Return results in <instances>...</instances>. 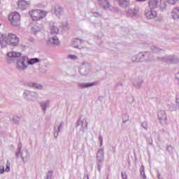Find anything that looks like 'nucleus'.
<instances>
[{
    "instance_id": "f257e3e1",
    "label": "nucleus",
    "mask_w": 179,
    "mask_h": 179,
    "mask_svg": "<svg viewBox=\"0 0 179 179\" xmlns=\"http://www.w3.org/2000/svg\"><path fill=\"white\" fill-rule=\"evenodd\" d=\"M29 16H31L32 20L37 22V20H41L47 16V12L41 9L31 10L29 11Z\"/></svg>"
},
{
    "instance_id": "f03ea898",
    "label": "nucleus",
    "mask_w": 179,
    "mask_h": 179,
    "mask_svg": "<svg viewBox=\"0 0 179 179\" xmlns=\"http://www.w3.org/2000/svg\"><path fill=\"white\" fill-rule=\"evenodd\" d=\"M20 14L17 12H13L8 16V22L11 26H20Z\"/></svg>"
},
{
    "instance_id": "7ed1b4c3",
    "label": "nucleus",
    "mask_w": 179,
    "mask_h": 179,
    "mask_svg": "<svg viewBox=\"0 0 179 179\" xmlns=\"http://www.w3.org/2000/svg\"><path fill=\"white\" fill-rule=\"evenodd\" d=\"M6 43L9 44V45L15 47L19 44V38L17 36H16V34H8L6 37Z\"/></svg>"
},
{
    "instance_id": "20e7f679",
    "label": "nucleus",
    "mask_w": 179,
    "mask_h": 179,
    "mask_svg": "<svg viewBox=\"0 0 179 179\" xmlns=\"http://www.w3.org/2000/svg\"><path fill=\"white\" fill-rule=\"evenodd\" d=\"M29 65V58L26 56L20 57L16 63V67L17 69H26Z\"/></svg>"
},
{
    "instance_id": "39448f33",
    "label": "nucleus",
    "mask_w": 179,
    "mask_h": 179,
    "mask_svg": "<svg viewBox=\"0 0 179 179\" xmlns=\"http://www.w3.org/2000/svg\"><path fill=\"white\" fill-rule=\"evenodd\" d=\"M17 3L20 9H27V8L30 6V2L26 1L24 0H20Z\"/></svg>"
},
{
    "instance_id": "423d86ee",
    "label": "nucleus",
    "mask_w": 179,
    "mask_h": 179,
    "mask_svg": "<svg viewBox=\"0 0 179 179\" xmlns=\"http://www.w3.org/2000/svg\"><path fill=\"white\" fill-rule=\"evenodd\" d=\"M145 16H146L147 19H155V17H156V16H157V13H156V11H155L153 10H151L145 13Z\"/></svg>"
},
{
    "instance_id": "0eeeda50",
    "label": "nucleus",
    "mask_w": 179,
    "mask_h": 179,
    "mask_svg": "<svg viewBox=\"0 0 179 179\" xmlns=\"http://www.w3.org/2000/svg\"><path fill=\"white\" fill-rule=\"evenodd\" d=\"M159 4V0H151L148 2L149 8L150 9H156Z\"/></svg>"
},
{
    "instance_id": "6e6552de",
    "label": "nucleus",
    "mask_w": 179,
    "mask_h": 179,
    "mask_svg": "<svg viewBox=\"0 0 179 179\" xmlns=\"http://www.w3.org/2000/svg\"><path fill=\"white\" fill-rule=\"evenodd\" d=\"M172 17L173 19H179V7L173 8L172 11Z\"/></svg>"
},
{
    "instance_id": "1a4fd4ad",
    "label": "nucleus",
    "mask_w": 179,
    "mask_h": 179,
    "mask_svg": "<svg viewBox=\"0 0 179 179\" xmlns=\"http://www.w3.org/2000/svg\"><path fill=\"white\" fill-rule=\"evenodd\" d=\"M22 54L20 52H10L7 54V56L9 57V58H17L18 57H20Z\"/></svg>"
},
{
    "instance_id": "9d476101",
    "label": "nucleus",
    "mask_w": 179,
    "mask_h": 179,
    "mask_svg": "<svg viewBox=\"0 0 179 179\" xmlns=\"http://www.w3.org/2000/svg\"><path fill=\"white\" fill-rule=\"evenodd\" d=\"M97 85V82L94 83H87L80 84L81 87H92V86H96Z\"/></svg>"
},
{
    "instance_id": "9b49d317",
    "label": "nucleus",
    "mask_w": 179,
    "mask_h": 179,
    "mask_svg": "<svg viewBox=\"0 0 179 179\" xmlns=\"http://www.w3.org/2000/svg\"><path fill=\"white\" fill-rule=\"evenodd\" d=\"M120 6L122 8H127L129 5V1L128 0H120L119 1Z\"/></svg>"
},
{
    "instance_id": "f8f14e48",
    "label": "nucleus",
    "mask_w": 179,
    "mask_h": 179,
    "mask_svg": "<svg viewBox=\"0 0 179 179\" xmlns=\"http://www.w3.org/2000/svg\"><path fill=\"white\" fill-rule=\"evenodd\" d=\"M54 13L56 15H61V13H62V8H61L60 6H55L54 8Z\"/></svg>"
},
{
    "instance_id": "ddd939ff",
    "label": "nucleus",
    "mask_w": 179,
    "mask_h": 179,
    "mask_svg": "<svg viewBox=\"0 0 179 179\" xmlns=\"http://www.w3.org/2000/svg\"><path fill=\"white\" fill-rule=\"evenodd\" d=\"M50 43L52 44H55L56 45H58L59 44V41L58 40V38L57 36H55L50 39Z\"/></svg>"
},
{
    "instance_id": "4468645a",
    "label": "nucleus",
    "mask_w": 179,
    "mask_h": 179,
    "mask_svg": "<svg viewBox=\"0 0 179 179\" xmlns=\"http://www.w3.org/2000/svg\"><path fill=\"white\" fill-rule=\"evenodd\" d=\"M39 60L37 58L31 59L29 61L28 59V65H34V64H37Z\"/></svg>"
},
{
    "instance_id": "2eb2a0df",
    "label": "nucleus",
    "mask_w": 179,
    "mask_h": 179,
    "mask_svg": "<svg viewBox=\"0 0 179 179\" xmlns=\"http://www.w3.org/2000/svg\"><path fill=\"white\" fill-rule=\"evenodd\" d=\"M50 31L52 34H57L58 31H59V29H58L57 27L52 26L50 29Z\"/></svg>"
},
{
    "instance_id": "dca6fc26",
    "label": "nucleus",
    "mask_w": 179,
    "mask_h": 179,
    "mask_svg": "<svg viewBox=\"0 0 179 179\" xmlns=\"http://www.w3.org/2000/svg\"><path fill=\"white\" fill-rule=\"evenodd\" d=\"M6 41V38L5 37V36L3 35V34H0V43L1 44H3V42Z\"/></svg>"
},
{
    "instance_id": "f3484780",
    "label": "nucleus",
    "mask_w": 179,
    "mask_h": 179,
    "mask_svg": "<svg viewBox=\"0 0 179 179\" xmlns=\"http://www.w3.org/2000/svg\"><path fill=\"white\" fill-rule=\"evenodd\" d=\"M178 0H166L168 3L170 5H176V2H177Z\"/></svg>"
},
{
    "instance_id": "a211bd4d",
    "label": "nucleus",
    "mask_w": 179,
    "mask_h": 179,
    "mask_svg": "<svg viewBox=\"0 0 179 179\" xmlns=\"http://www.w3.org/2000/svg\"><path fill=\"white\" fill-rule=\"evenodd\" d=\"M69 58H71V59H78V57L75 55H69Z\"/></svg>"
},
{
    "instance_id": "6ab92c4d",
    "label": "nucleus",
    "mask_w": 179,
    "mask_h": 179,
    "mask_svg": "<svg viewBox=\"0 0 179 179\" xmlns=\"http://www.w3.org/2000/svg\"><path fill=\"white\" fill-rule=\"evenodd\" d=\"M5 171H6L7 173H9L10 171V165H9V164L6 165Z\"/></svg>"
},
{
    "instance_id": "aec40b11",
    "label": "nucleus",
    "mask_w": 179,
    "mask_h": 179,
    "mask_svg": "<svg viewBox=\"0 0 179 179\" xmlns=\"http://www.w3.org/2000/svg\"><path fill=\"white\" fill-rule=\"evenodd\" d=\"M0 173L1 174H3V173H5V167L0 166Z\"/></svg>"
},
{
    "instance_id": "412c9836",
    "label": "nucleus",
    "mask_w": 179,
    "mask_h": 179,
    "mask_svg": "<svg viewBox=\"0 0 179 179\" xmlns=\"http://www.w3.org/2000/svg\"><path fill=\"white\" fill-rule=\"evenodd\" d=\"M136 2H145L148 0H136Z\"/></svg>"
},
{
    "instance_id": "4be33fe9",
    "label": "nucleus",
    "mask_w": 179,
    "mask_h": 179,
    "mask_svg": "<svg viewBox=\"0 0 179 179\" xmlns=\"http://www.w3.org/2000/svg\"><path fill=\"white\" fill-rule=\"evenodd\" d=\"M99 139H100L101 142H103V137L99 136Z\"/></svg>"
},
{
    "instance_id": "5701e85b",
    "label": "nucleus",
    "mask_w": 179,
    "mask_h": 179,
    "mask_svg": "<svg viewBox=\"0 0 179 179\" xmlns=\"http://www.w3.org/2000/svg\"><path fill=\"white\" fill-rule=\"evenodd\" d=\"M143 179H146V175L143 174Z\"/></svg>"
},
{
    "instance_id": "b1692460",
    "label": "nucleus",
    "mask_w": 179,
    "mask_h": 179,
    "mask_svg": "<svg viewBox=\"0 0 179 179\" xmlns=\"http://www.w3.org/2000/svg\"><path fill=\"white\" fill-rule=\"evenodd\" d=\"M77 41H78V39H76V40L74 41V43H76Z\"/></svg>"
},
{
    "instance_id": "393cba45",
    "label": "nucleus",
    "mask_w": 179,
    "mask_h": 179,
    "mask_svg": "<svg viewBox=\"0 0 179 179\" xmlns=\"http://www.w3.org/2000/svg\"><path fill=\"white\" fill-rule=\"evenodd\" d=\"M122 177H124V173H122Z\"/></svg>"
},
{
    "instance_id": "a878e982",
    "label": "nucleus",
    "mask_w": 179,
    "mask_h": 179,
    "mask_svg": "<svg viewBox=\"0 0 179 179\" xmlns=\"http://www.w3.org/2000/svg\"><path fill=\"white\" fill-rule=\"evenodd\" d=\"M0 27H1V23H0Z\"/></svg>"
}]
</instances>
